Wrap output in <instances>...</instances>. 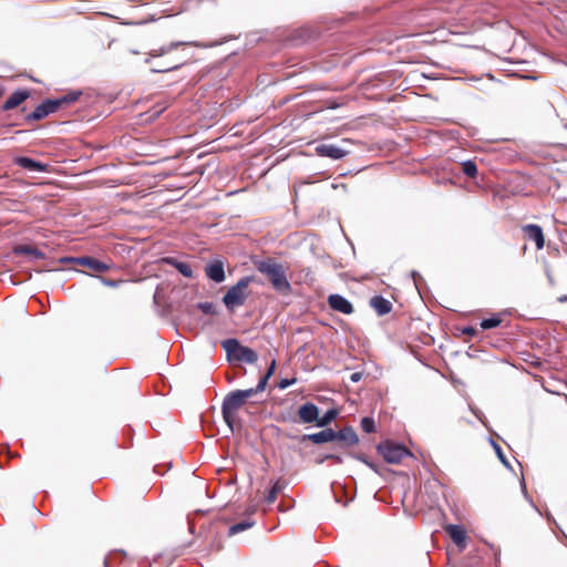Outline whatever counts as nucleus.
Returning <instances> with one entry per match:
<instances>
[{"label":"nucleus","instance_id":"obj_1","mask_svg":"<svg viewBox=\"0 0 567 567\" xmlns=\"http://www.w3.org/2000/svg\"><path fill=\"white\" fill-rule=\"evenodd\" d=\"M254 265L268 279L275 291L282 296H289L292 292L291 284L287 277V268L282 264L268 257L254 261Z\"/></svg>","mask_w":567,"mask_h":567},{"label":"nucleus","instance_id":"obj_2","mask_svg":"<svg viewBox=\"0 0 567 567\" xmlns=\"http://www.w3.org/2000/svg\"><path fill=\"white\" fill-rule=\"evenodd\" d=\"M81 92H70L66 95L55 100H44L40 105L35 107L33 112L25 116V122L40 121L51 113L56 112L63 105L71 104L80 97Z\"/></svg>","mask_w":567,"mask_h":567},{"label":"nucleus","instance_id":"obj_3","mask_svg":"<svg viewBox=\"0 0 567 567\" xmlns=\"http://www.w3.org/2000/svg\"><path fill=\"white\" fill-rule=\"evenodd\" d=\"M255 392H230L228 393L221 405L223 419L230 432H235V414L241 409L247 400L252 396Z\"/></svg>","mask_w":567,"mask_h":567},{"label":"nucleus","instance_id":"obj_4","mask_svg":"<svg viewBox=\"0 0 567 567\" xmlns=\"http://www.w3.org/2000/svg\"><path fill=\"white\" fill-rule=\"evenodd\" d=\"M252 281V276L243 277L227 290L223 297V302L229 311L245 305L250 293L248 287Z\"/></svg>","mask_w":567,"mask_h":567},{"label":"nucleus","instance_id":"obj_5","mask_svg":"<svg viewBox=\"0 0 567 567\" xmlns=\"http://www.w3.org/2000/svg\"><path fill=\"white\" fill-rule=\"evenodd\" d=\"M377 451L390 464H399L404 457L412 456V453L404 445L391 440L378 444Z\"/></svg>","mask_w":567,"mask_h":567},{"label":"nucleus","instance_id":"obj_6","mask_svg":"<svg viewBox=\"0 0 567 567\" xmlns=\"http://www.w3.org/2000/svg\"><path fill=\"white\" fill-rule=\"evenodd\" d=\"M221 347L229 358L239 362L255 363L258 359L257 353L252 349L241 346L236 339L224 340Z\"/></svg>","mask_w":567,"mask_h":567},{"label":"nucleus","instance_id":"obj_7","mask_svg":"<svg viewBox=\"0 0 567 567\" xmlns=\"http://www.w3.org/2000/svg\"><path fill=\"white\" fill-rule=\"evenodd\" d=\"M522 231L526 240L534 241L537 250H542L544 248L545 235L540 226L536 224L523 225Z\"/></svg>","mask_w":567,"mask_h":567},{"label":"nucleus","instance_id":"obj_8","mask_svg":"<svg viewBox=\"0 0 567 567\" xmlns=\"http://www.w3.org/2000/svg\"><path fill=\"white\" fill-rule=\"evenodd\" d=\"M76 265L86 267L93 272H105L111 269L112 265L97 260L94 257L84 256L79 258H72Z\"/></svg>","mask_w":567,"mask_h":567},{"label":"nucleus","instance_id":"obj_9","mask_svg":"<svg viewBox=\"0 0 567 567\" xmlns=\"http://www.w3.org/2000/svg\"><path fill=\"white\" fill-rule=\"evenodd\" d=\"M328 305L332 310L343 315H351L354 311L352 303L341 295H330L328 297Z\"/></svg>","mask_w":567,"mask_h":567},{"label":"nucleus","instance_id":"obj_10","mask_svg":"<svg viewBox=\"0 0 567 567\" xmlns=\"http://www.w3.org/2000/svg\"><path fill=\"white\" fill-rule=\"evenodd\" d=\"M316 152L319 156L332 159H340L348 154L347 151L341 150L334 144H320L316 147Z\"/></svg>","mask_w":567,"mask_h":567},{"label":"nucleus","instance_id":"obj_11","mask_svg":"<svg viewBox=\"0 0 567 567\" xmlns=\"http://www.w3.org/2000/svg\"><path fill=\"white\" fill-rule=\"evenodd\" d=\"M334 441H339L346 446H353L359 443V436L351 426H346L340 431H334Z\"/></svg>","mask_w":567,"mask_h":567},{"label":"nucleus","instance_id":"obj_12","mask_svg":"<svg viewBox=\"0 0 567 567\" xmlns=\"http://www.w3.org/2000/svg\"><path fill=\"white\" fill-rule=\"evenodd\" d=\"M298 414L303 423H317L319 409L316 404L308 402L299 408Z\"/></svg>","mask_w":567,"mask_h":567},{"label":"nucleus","instance_id":"obj_13","mask_svg":"<svg viewBox=\"0 0 567 567\" xmlns=\"http://www.w3.org/2000/svg\"><path fill=\"white\" fill-rule=\"evenodd\" d=\"M370 307L378 316H384L392 311L393 305L382 296H373L369 301Z\"/></svg>","mask_w":567,"mask_h":567},{"label":"nucleus","instance_id":"obj_14","mask_svg":"<svg viewBox=\"0 0 567 567\" xmlns=\"http://www.w3.org/2000/svg\"><path fill=\"white\" fill-rule=\"evenodd\" d=\"M30 92L27 90H18L13 92L2 105L3 111H9L18 107L27 99H29Z\"/></svg>","mask_w":567,"mask_h":567},{"label":"nucleus","instance_id":"obj_15","mask_svg":"<svg viewBox=\"0 0 567 567\" xmlns=\"http://www.w3.org/2000/svg\"><path fill=\"white\" fill-rule=\"evenodd\" d=\"M302 441H310L313 444H322L334 441V431L332 429H326L317 433L305 434Z\"/></svg>","mask_w":567,"mask_h":567},{"label":"nucleus","instance_id":"obj_16","mask_svg":"<svg viewBox=\"0 0 567 567\" xmlns=\"http://www.w3.org/2000/svg\"><path fill=\"white\" fill-rule=\"evenodd\" d=\"M206 276L215 282L225 280L224 265L221 261H214L205 267Z\"/></svg>","mask_w":567,"mask_h":567},{"label":"nucleus","instance_id":"obj_17","mask_svg":"<svg viewBox=\"0 0 567 567\" xmlns=\"http://www.w3.org/2000/svg\"><path fill=\"white\" fill-rule=\"evenodd\" d=\"M16 164L28 171L48 172L49 165L37 162L30 157H17Z\"/></svg>","mask_w":567,"mask_h":567},{"label":"nucleus","instance_id":"obj_18","mask_svg":"<svg viewBox=\"0 0 567 567\" xmlns=\"http://www.w3.org/2000/svg\"><path fill=\"white\" fill-rule=\"evenodd\" d=\"M461 7V0H434L433 10L444 13L457 12Z\"/></svg>","mask_w":567,"mask_h":567},{"label":"nucleus","instance_id":"obj_19","mask_svg":"<svg viewBox=\"0 0 567 567\" xmlns=\"http://www.w3.org/2000/svg\"><path fill=\"white\" fill-rule=\"evenodd\" d=\"M13 254L25 255L35 259L45 258V254L32 245H17L13 247Z\"/></svg>","mask_w":567,"mask_h":567},{"label":"nucleus","instance_id":"obj_20","mask_svg":"<svg viewBox=\"0 0 567 567\" xmlns=\"http://www.w3.org/2000/svg\"><path fill=\"white\" fill-rule=\"evenodd\" d=\"M446 532H447L449 536L452 538V540L457 546L463 547L465 545L466 534H465V530L461 526L453 525V524L447 525Z\"/></svg>","mask_w":567,"mask_h":567},{"label":"nucleus","instance_id":"obj_21","mask_svg":"<svg viewBox=\"0 0 567 567\" xmlns=\"http://www.w3.org/2000/svg\"><path fill=\"white\" fill-rule=\"evenodd\" d=\"M166 110V105L155 104L147 112L140 114L141 123H151L156 120L164 111Z\"/></svg>","mask_w":567,"mask_h":567},{"label":"nucleus","instance_id":"obj_22","mask_svg":"<svg viewBox=\"0 0 567 567\" xmlns=\"http://www.w3.org/2000/svg\"><path fill=\"white\" fill-rule=\"evenodd\" d=\"M186 44L187 43H185V42H171V43L163 45L158 49H153L150 52V55L153 58L163 56L165 54H169L174 50L178 49L179 47L186 45Z\"/></svg>","mask_w":567,"mask_h":567},{"label":"nucleus","instance_id":"obj_23","mask_svg":"<svg viewBox=\"0 0 567 567\" xmlns=\"http://www.w3.org/2000/svg\"><path fill=\"white\" fill-rule=\"evenodd\" d=\"M165 261L173 267H175L184 277L192 278L193 277V269L189 264L178 261L174 258H166Z\"/></svg>","mask_w":567,"mask_h":567},{"label":"nucleus","instance_id":"obj_24","mask_svg":"<svg viewBox=\"0 0 567 567\" xmlns=\"http://www.w3.org/2000/svg\"><path fill=\"white\" fill-rule=\"evenodd\" d=\"M254 525H255V522L251 519H245L240 523L234 524L228 529V536H234L238 533H241V532L252 527Z\"/></svg>","mask_w":567,"mask_h":567},{"label":"nucleus","instance_id":"obj_25","mask_svg":"<svg viewBox=\"0 0 567 567\" xmlns=\"http://www.w3.org/2000/svg\"><path fill=\"white\" fill-rule=\"evenodd\" d=\"M462 172L466 176L471 178H475L477 176V165L474 161H465L461 164Z\"/></svg>","mask_w":567,"mask_h":567},{"label":"nucleus","instance_id":"obj_26","mask_svg":"<svg viewBox=\"0 0 567 567\" xmlns=\"http://www.w3.org/2000/svg\"><path fill=\"white\" fill-rule=\"evenodd\" d=\"M337 416V411L334 409L328 410L322 416H318L317 426L323 427L330 424Z\"/></svg>","mask_w":567,"mask_h":567},{"label":"nucleus","instance_id":"obj_27","mask_svg":"<svg viewBox=\"0 0 567 567\" xmlns=\"http://www.w3.org/2000/svg\"><path fill=\"white\" fill-rule=\"evenodd\" d=\"M285 488V484L281 483L280 481H277L271 489L269 491L268 495L266 496V502L268 504H271L276 501L278 494Z\"/></svg>","mask_w":567,"mask_h":567},{"label":"nucleus","instance_id":"obj_28","mask_svg":"<svg viewBox=\"0 0 567 567\" xmlns=\"http://www.w3.org/2000/svg\"><path fill=\"white\" fill-rule=\"evenodd\" d=\"M275 367H276V361L272 360L270 367L268 368L267 372L265 375H262L260 379H259V382L256 386L255 390H265L266 385H267V381L268 379L272 375L274 371H275Z\"/></svg>","mask_w":567,"mask_h":567},{"label":"nucleus","instance_id":"obj_29","mask_svg":"<svg viewBox=\"0 0 567 567\" xmlns=\"http://www.w3.org/2000/svg\"><path fill=\"white\" fill-rule=\"evenodd\" d=\"M185 63H186L185 59L178 58V59L173 60L171 63H168L166 65H163L157 71H159V72H168V71L176 70V69L181 68Z\"/></svg>","mask_w":567,"mask_h":567},{"label":"nucleus","instance_id":"obj_30","mask_svg":"<svg viewBox=\"0 0 567 567\" xmlns=\"http://www.w3.org/2000/svg\"><path fill=\"white\" fill-rule=\"evenodd\" d=\"M502 320L498 317H492L481 321L480 326L483 330L496 328L501 324Z\"/></svg>","mask_w":567,"mask_h":567},{"label":"nucleus","instance_id":"obj_31","mask_svg":"<svg viewBox=\"0 0 567 567\" xmlns=\"http://www.w3.org/2000/svg\"><path fill=\"white\" fill-rule=\"evenodd\" d=\"M361 429L365 433H373L375 431V422L372 417L365 416L361 420Z\"/></svg>","mask_w":567,"mask_h":567},{"label":"nucleus","instance_id":"obj_32","mask_svg":"<svg viewBox=\"0 0 567 567\" xmlns=\"http://www.w3.org/2000/svg\"><path fill=\"white\" fill-rule=\"evenodd\" d=\"M197 308L200 309L206 315H216V308L213 302H199Z\"/></svg>","mask_w":567,"mask_h":567},{"label":"nucleus","instance_id":"obj_33","mask_svg":"<svg viewBox=\"0 0 567 567\" xmlns=\"http://www.w3.org/2000/svg\"><path fill=\"white\" fill-rule=\"evenodd\" d=\"M492 445L499 458V461L506 466V467H511L509 465V462L507 461L506 456L504 455L503 451H502V447L495 443L494 441H492Z\"/></svg>","mask_w":567,"mask_h":567},{"label":"nucleus","instance_id":"obj_34","mask_svg":"<svg viewBox=\"0 0 567 567\" xmlns=\"http://www.w3.org/2000/svg\"><path fill=\"white\" fill-rule=\"evenodd\" d=\"M350 455H351L352 457L357 458L358 461H360V462H362V463L367 464V465H368L370 468H372L373 471L378 472V470H377L375 465H374L372 462H370V461L367 458V456H365V455H363V454H350Z\"/></svg>","mask_w":567,"mask_h":567},{"label":"nucleus","instance_id":"obj_35","mask_svg":"<svg viewBox=\"0 0 567 567\" xmlns=\"http://www.w3.org/2000/svg\"><path fill=\"white\" fill-rule=\"evenodd\" d=\"M101 280L105 286H109V287H117L120 284L124 282L123 280H114V279H109V278H103V277H101Z\"/></svg>","mask_w":567,"mask_h":567},{"label":"nucleus","instance_id":"obj_36","mask_svg":"<svg viewBox=\"0 0 567 567\" xmlns=\"http://www.w3.org/2000/svg\"><path fill=\"white\" fill-rule=\"evenodd\" d=\"M296 381V379H281L280 382L278 383V386L280 389H285L291 384H293Z\"/></svg>","mask_w":567,"mask_h":567},{"label":"nucleus","instance_id":"obj_37","mask_svg":"<svg viewBox=\"0 0 567 567\" xmlns=\"http://www.w3.org/2000/svg\"><path fill=\"white\" fill-rule=\"evenodd\" d=\"M476 332H477L476 329L474 327H471V326L470 327H465V328L462 329V333L466 334V336H470V337L475 336Z\"/></svg>","mask_w":567,"mask_h":567},{"label":"nucleus","instance_id":"obj_38","mask_svg":"<svg viewBox=\"0 0 567 567\" xmlns=\"http://www.w3.org/2000/svg\"><path fill=\"white\" fill-rule=\"evenodd\" d=\"M326 460H332L337 464H341L343 462L342 457L336 454H329L324 457Z\"/></svg>","mask_w":567,"mask_h":567},{"label":"nucleus","instance_id":"obj_39","mask_svg":"<svg viewBox=\"0 0 567 567\" xmlns=\"http://www.w3.org/2000/svg\"><path fill=\"white\" fill-rule=\"evenodd\" d=\"M1 451L6 452L10 458L18 456V454L10 452L8 444L1 445Z\"/></svg>","mask_w":567,"mask_h":567},{"label":"nucleus","instance_id":"obj_40","mask_svg":"<svg viewBox=\"0 0 567 567\" xmlns=\"http://www.w3.org/2000/svg\"><path fill=\"white\" fill-rule=\"evenodd\" d=\"M520 486H522V489H523V493H524L525 497H527L526 485H525V481L524 480L520 482Z\"/></svg>","mask_w":567,"mask_h":567},{"label":"nucleus","instance_id":"obj_41","mask_svg":"<svg viewBox=\"0 0 567 567\" xmlns=\"http://www.w3.org/2000/svg\"><path fill=\"white\" fill-rule=\"evenodd\" d=\"M351 380H352V381H359V380H360V373H353V374L351 375Z\"/></svg>","mask_w":567,"mask_h":567},{"label":"nucleus","instance_id":"obj_42","mask_svg":"<svg viewBox=\"0 0 567 567\" xmlns=\"http://www.w3.org/2000/svg\"><path fill=\"white\" fill-rule=\"evenodd\" d=\"M471 410L482 421V413L480 411L474 410L473 408H471Z\"/></svg>","mask_w":567,"mask_h":567},{"label":"nucleus","instance_id":"obj_43","mask_svg":"<svg viewBox=\"0 0 567 567\" xmlns=\"http://www.w3.org/2000/svg\"><path fill=\"white\" fill-rule=\"evenodd\" d=\"M558 301H559V302H565V301H567V296H560V297H558Z\"/></svg>","mask_w":567,"mask_h":567},{"label":"nucleus","instance_id":"obj_44","mask_svg":"<svg viewBox=\"0 0 567 567\" xmlns=\"http://www.w3.org/2000/svg\"><path fill=\"white\" fill-rule=\"evenodd\" d=\"M4 93V87L0 84V97L3 95Z\"/></svg>","mask_w":567,"mask_h":567}]
</instances>
